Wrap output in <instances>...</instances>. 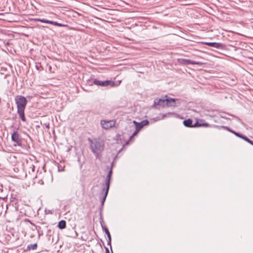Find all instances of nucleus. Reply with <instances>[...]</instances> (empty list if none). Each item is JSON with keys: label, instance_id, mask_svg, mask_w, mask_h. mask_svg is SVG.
<instances>
[{"label": "nucleus", "instance_id": "16", "mask_svg": "<svg viewBox=\"0 0 253 253\" xmlns=\"http://www.w3.org/2000/svg\"><path fill=\"white\" fill-rule=\"evenodd\" d=\"M37 244H30L27 246V249L29 250H36L37 248Z\"/></svg>", "mask_w": 253, "mask_h": 253}, {"label": "nucleus", "instance_id": "31", "mask_svg": "<svg viewBox=\"0 0 253 253\" xmlns=\"http://www.w3.org/2000/svg\"><path fill=\"white\" fill-rule=\"evenodd\" d=\"M29 221L30 222V223H31L32 225H34V226L35 225V224H34L33 223H32V222L30 221L29 220Z\"/></svg>", "mask_w": 253, "mask_h": 253}, {"label": "nucleus", "instance_id": "33", "mask_svg": "<svg viewBox=\"0 0 253 253\" xmlns=\"http://www.w3.org/2000/svg\"><path fill=\"white\" fill-rule=\"evenodd\" d=\"M111 252H112V253H113V252L112 250H111Z\"/></svg>", "mask_w": 253, "mask_h": 253}, {"label": "nucleus", "instance_id": "5", "mask_svg": "<svg viewBox=\"0 0 253 253\" xmlns=\"http://www.w3.org/2000/svg\"><path fill=\"white\" fill-rule=\"evenodd\" d=\"M93 83L96 85L101 86H107L109 85L113 86L114 85V82L108 80L101 81L97 80V79H94L93 81Z\"/></svg>", "mask_w": 253, "mask_h": 253}, {"label": "nucleus", "instance_id": "23", "mask_svg": "<svg viewBox=\"0 0 253 253\" xmlns=\"http://www.w3.org/2000/svg\"><path fill=\"white\" fill-rule=\"evenodd\" d=\"M241 138H242L243 139H244L245 141H246L247 142H249V141H250V139L249 138H248L246 136H245V135H243V136Z\"/></svg>", "mask_w": 253, "mask_h": 253}, {"label": "nucleus", "instance_id": "2", "mask_svg": "<svg viewBox=\"0 0 253 253\" xmlns=\"http://www.w3.org/2000/svg\"><path fill=\"white\" fill-rule=\"evenodd\" d=\"M92 152L96 155L100 154L104 150V143L102 140L95 139L93 140L88 139Z\"/></svg>", "mask_w": 253, "mask_h": 253}, {"label": "nucleus", "instance_id": "24", "mask_svg": "<svg viewBox=\"0 0 253 253\" xmlns=\"http://www.w3.org/2000/svg\"><path fill=\"white\" fill-rule=\"evenodd\" d=\"M200 125V123H199L198 122H196L193 125H192V127L201 126Z\"/></svg>", "mask_w": 253, "mask_h": 253}, {"label": "nucleus", "instance_id": "1", "mask_svg": "<svg viewBox=\"0 0 253 253\" xmlns=\"http://www.w3.org/2000/svg\"><path fill=\"white\" fill-rule=\"evenodd\" d=\"M15 101L17 108V113L23 122H26L25 109L27 104V100L24 96L17 95L15 97Z\"/></svg>", "mask_w": 253, "mask_h": 253}, {"label": "nucleus", "instance_id": "19", "mask_svg": "<svg viewBox=\"0 0 253 253\" xmlns=\"http://www.w3.org/2000/svg\"><path fill=\"white\" fill-rule=\"evenodd\" d=\"M139 131V130L137 129V128L135 127V130L133 133V134L129 137V139H131L133 137L136 135Z\"/></svg>", "mask_w": 253, "mask_h": 253}, {"label": "nucleus", "instance_id": "3", "mask_svg": "<svg viewBox=\"0 0 253 253\" xmlns=\"http://www.w3.org/2000/svg\"><path fill=\"white\" fill-rule=\"evenodd\" d=\"M11 140L14 142V146H19L22 147V140L20 134L17 131H14L11 135Z\"/></svg>", "mask_w": 253, "mask_h": 253}, {"label": "nucleus", "instance_id": "8", "mask_svg": "<svg viewBox=\"0 0 253 253\" xmlns=\"http://www.w3.org/2000/svg\"><path fill=\"white\" fill-rule=\"evenodd\" d=\"M133 123L135 125V127L137 128V129L140 130L144 126H145L149 124V121L147 120H145L141 121L140 123H137L135 121H133Z\"/></svg>", "mask_w": 253, "mask_h": 253}, {"label": "nucleus", "instance_id": "22", "mask_svg": "<svg viewBox=\"0 0 253 253\" xmlns=\"http://www.w3.org/2000/svg\"><path fill=\"white\" fill-rule=\"evenodd\" d=\"M200 126H205V127H209L210 126V124L207 123L201 124Z\"/></svg>", "mask_w": 253, "mask_h": 253}, {"label": "nucleus", "instance_id": "21", "mask_svg": "<svg viewBox=\"0 0 253 253\" xmlns=\"http://www.w3.org/2000/svg\"><path fill=\"white\" fill-rule=\"evenodd\" d=\"M51 21H50V20H48L42 19V20L41 21V22L45 23H48V24H51Z\"/></svg>", "mask_w": 253, "mask_h": 253}, {"label": "nucleus", "instance_id": "15", "mask_svg": "<svg viewBox=\"0 0 253 253\" xmlns=\"http://www.w3.org/2000/svg\"><path fill=\"white\" fill-rule=\"evenodd\" d=\"M103 191H105V193H104V195L103 198L101 199L102 206H103V205H104V203L105 202V201L106 200V197H107L109 189L103 188Z\"/></svg>", "mask_w": 253, "mask_h": 253}, {"label": "nucleus", "instance_id": "18", "mask_svg": "<svg viewBox=\"0 0 253 253\" xmlns=\"http://www.w3.org/2000/svg\"><path fill=\"white\" fill-rule=\"evenodd\" d=\"M51 24L55 25V26H57L58 27H63L65 26L64 24H62L61 23H57V22L52 21H51Z\"/></svg>", "mask_w": 253, "mask_h": 253}, {"label": "nucleus", "instance_id": "29", "mask_svg": "<svg viewBox=\"0 0 253 253\" xmlns=\"http://www.w3.org/2000/svg\"><path fill=\"white\" fill-rule=\"evenodd\" d=\"M42 19H40V18L35 19V21H40V22H41V21H42Z\"/></svg>", "mask_w": 253, "mask_h": 253}, {"label": "nucleus", "instance_id": "32", "mask_svg": "<svg viewBox=\"0 0 253 253\" xmlns=\"http://www.w3.org/2000/svg\"><path fill=\"white\" fill-rule=\"evenodd\" d=\"M88 84H89L90 85L92 84L90 83V80L88 81Z\"/></svg>", "mask_w": 253, "mask_h": 253}, {"label": "nucleus", "instance_id": "6", "mask_svg": "<svg viewBox=\"0 0 253 253\" xmlns=\"http://www.w3.org/2000/svg\"><path fill=\"white\" fill-rule=\"evenodd\" d=\"M204 44L217 49H222L224 46L223 44L215 42H204Z\"/></svg>", "mask_w": 253, "mask_h": 253}, {"label": "nucleus", "instance_id": "17", "mask_svg": "<svg viewBox=\"0 0 253 253\" xmlns=\"http://www.w3.org/2000/svg\"><path fill=\"white\" fill-rule=\"evenodd\" d=\"M217 127L218 128H222L226 130H227V131H229V132H230L231 133L232 132V131H233V130H232L229 127L226 126H217Z\"/></svg>", "mask_w": 253, "mask_h": 253}, {"label": "nucleus", "instance_id": "7", "mask_svg": "<svg viewBox=\"0 0 253 253\" xmlns=\"http://www.w3.org/2000/svg\"><path fill=\"white\" fill-rule=\"evenodd\" d=\"M102 222H103V220L102 219V220L100 221V224H101V225L102 226V228L103 230L104 231V232H105V233L107 235L106 237H108V240L107 244H108V245L110 246V248H111V250H112V247H111V235H110V233L108 228L107 227H104L103 225Z\"/></svg>", "mask_w": 253, "mask_h": 253}, {"label": "nucleus", "instance_id": "27", "mask_svg": "<svg viewBox=\"0 0 253 253\" xmlns=\"http://www.w3.org/2000/svg\"><path fill=\"white\" fill-rule=\"evenodd\" d=\"M58 171H64L63 168H60V167L58 166Z\"/></svg>", "mask_w": 253, "mask_h": 253}, {"label": "nucleus", "instance_id": "28", "mask_svg": "<svg viewBox=\"0 0 253 253\" xmlns=\"http://www.w3.org/2000/svg\"><path fill=\"white\" fill-rule=\"evenodd\" d=\"M30 168H31L32 171L34 172L35 170V166L34 165H32V167H30Z\"/></svg>", "mask_w": 253, "mask_h": 253}, {"label": "nucleus", "instance_id": "9", "mask_svg": "<svg viewBox=\"0 0 253 253\" xmlns=\"http://www.w3.org/2000/svg\"><path fill=\"white\" fill-rule=\"evenodd\" d=\"M112 169L111 168L108 172L107 176L106 177L105 180V185L106 186V189H109L110 184V179L111 177V175L112 174Z\"/></svg>", "mask_w": 253, "mask_h": 253}, {"label": "nucleus", "instance_id": "25", "mask_svg": "<svg viewBox=\"0 0 253 253\" xmlns=\"http://www.w3.org/2000/svg\"><path fill=\"white\" fill-rule=\"evenodd\" d=\"M105 253H110L109 250L108 248L105 247Z\"/></svg>", "mask_w": 253, "mask_h": 253}, {"label": "nucleus", "instance_id": "12", "mask_svg": "<svg viewBox=\"0 0 253 253\" xmlns=\"http://www.w3.org/2000/svg\"><path fill=\"white\" fill-rule=\"evenodd\" d=\"M182 64H183L184 65H190V64L199 65V62H197L196 61H193L190 59H182Z\"/></svg>", "mask_w": 253, "mask_h": 253}, {"label": "nucleus", "instance_id": "20", "mask_svg": "<svg viewBox=\"0 0 253 253\" xmlns=\"http://www.w3.org/2000/svg\"><path fill=\"white\" fill-rule=\"evenodd\" d=\"M232 133L233 134H234V135H235L236 136L239 137H240L241 138L242 137V136L243 135H242V134H240V133H239L238 132H236V131H235L234 130L232 131Z\"/></svg>", "mask_w": 253, "mask_h": 253}, {"label": "nucleus", "instance_id": "30", "mask_svg": "<svg viewBox=\"0 0 253 253\" xmlns=\"http://www.w3.org/2000/svg\"><path fill=\"white\" fill-rule=\"evenodd\" d=\"M248 143L253 146V141L252 140L250 139V141L248 142Z\"/></svg>", "mask_w": 253, "mask_h": 253}, {"label": "nucleus", "instance_id": "11", "mask_svg": "<svg viewBox=\"0 0 253 253\" xmlns=\"http://www.w3.org/2000/svg\"><path fill=\"white\" fill-rule=\"evenodd\" d=\"M167 106L175 107L176 106L175 99L174 98H167Z\"/></svg>", "mask_w": 253, "mask_h": 253}, {"label": "nucleus", "instance_id": "4", "mask_svg": "<svg viewBox=\"0 0 253 253\" xmlns=\"http://www.w3.org/2000/svg\"><path fill=\"white\" fill-rule=\"evenodd\" d=\"M116 122L114 120H102L101 125L102 127L105 129H108L115 126Z\"/></svg>", "mask_w": 253, "mask_h": 253}, {"label": "nucleus", "instance_id": "10", "mask_svg": "<svg viewBox=\"0 0 253 253\" xmlns=\"http://www.w3.org/2000/svg\"><path fill=\"white\" fill-rule=\"evenodd\" d=\"M154 104L164 107L167 104V98L156 99L154 100Z\"/></svg>", "mask_w": 253, "mask_h": 253}, {"label": "nucleus", "instance_id": "26", "mask_svg": "<svg viewBox=\"0 0 253 253\" xmlns=\"http://www.w3.org/2000/svg\"><path fill=\"white\" fill-rule=\"evenodd\" d=\"M160 116L161 117V119H164L165 117H166V115H164V114H160Z\"/></svg>", "mask_w": 253, "mask_h": 253}, {"label": "nucleus", "instance_id": "13", "mask_svg": "<svg viewBox=\"0 0 253 253\" xmlns=\"http://www.w3.org/2000/svg\"><path fill=\"white\" fill-rule=\"evenodd\" d=\"M57 227L60 229H65L66 227V222L64 220H60L58 223Z\"/></svg>", "mask_w": 253, "mask_h": 253}, {"label": "nucleus", "instance_id": "14", "mask_svg": "<svg viewBox=\"0 0 253 253\" xmlns=\"http://www.w3.org/2000/svg\"><path fill=\"white\" fill-rule=\"evenodd\" d=\"M193 121L191 119H188L183 121V125L186 127H192Z\"/></svg>", "mask_w": 253, "mask_h": 253}]
</instances>
